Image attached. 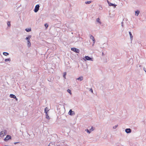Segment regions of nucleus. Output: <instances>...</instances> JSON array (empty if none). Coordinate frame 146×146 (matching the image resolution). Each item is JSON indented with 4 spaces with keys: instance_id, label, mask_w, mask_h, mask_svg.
I'll return each mask as SVG.
<instances>
[{
    "instance_id": "nucleus-1",
    "label": "nucleus",
    "mask_w": 146,
    "mask_h": 146,
    "mask_svg": "<svg viewBox=\"0 0 146 146\" xmlns=\"http://www.w3.org/2000/svg\"><path fill=\"white\" fill-rule=\"evenodd\" d=\"M7 134V131L6 130H3L0 133V137H3Z\"/></svg>"
},
{
    "instance_id": "nucleus-2",
    "label": "nucleus",
    "mask_w": 146,
    "mask_h": 146,
    "mask_svg": "<svg viewBox=\"0 0 146 146\" xmlns=\"http://www.w3.org/2000/svg\"><path fill=\"white\" fill-rule=\"evenodd\" d=\"M39 7L40 6L38 4L36 5L34 10V12L35 13L37 12L39 9Z\"/></svg>"
},
{
    "instance_id": "nucleus-3",
    "label": "nucleus",
    "mask_w": 146,
    "mask_h": 146,
    "mask_svg": "<svg viewBox=\"0 0 146 146\" xmlns=\"http://www.w3.org/2000/svg\"><path fill=\"white\" fill-rule=\"evenodd\" d=\"M71 49L72 51L76 53H78L80 51V50L79 49L75 48H71Z\"/></svg>"
},
{
    "instance_id": "nucleus-4",
    "label": "nucleus",
    "mask_w": 146,
    "mask_h": 146,
    "mask_svg": "<svg viewBox=\"0 0 146 146\" xmlns=\"http://www.w3.org/2000/svg\"><path fill=\"white\" fill-rule=\"evenodd\" d=\"M84 58L86 59L87 60H91V61H93V58H90V57L88 56H85Z\"/></svg>"
},
{
    "instance_id": "nucleus-5",
    "label": "nucleus",
    "mask_w": 146,
    "mask_h": 146,
    "mask_svg": "<svg viewBox=\"0 0 146 146\" xmlns=\"http://www.w3.org/2000/svg\"><path fill=\"white\" fill-rule=\"evenodd\" d=\"M89 139L90 140H92V141L95 142L97 141L98 139H97L96 137H89Z\"/></svg>"
},
{
    "instance_id": "nucleus-6",
    "label": "nucleus",
    "mask_w": 146,
    "mask_h": 146,
    "mask_svg": "<svg viewBox=\"0 0 146 146\" xmlns=\"http://www.w3.org/2000/svg\"><path fill=\"white\" fill-rule=\"evenodd\" d=\"M107 2L109 6H112L114 7V8H115L117 6L116 5L108 1H107Z\"/></svg>"
},
{
    "instance_id": "nucleus-7",
    "label": "nucleus",
    "mask_w": 146,
    "mask_h": 146,
    "mask_svg": "<svg viewBox=\"0 0 146 146\" xmlns=\"http://www.w3.org/2000/svg\"><path fill=\"white\" fill-rule=\"evenodd\" d=\"M125 131L127 133H130L131 132V130L130 128H127L125 129Z\"/></svg>"
},
{
    "instance_id": "nucleus-8",
    "label": "nucleus",
    "mask_w": 146,
    "mask_h": 146,
    "mask_svg": "<svg viewBox=\"0 0 146 146\" xmlns=\"http://www.w3.org/2000/svg\"><path fill=\"white\" fill-rule=\"evenodd\" d=\"M69 113L70 115H74L75 112L74 111H72V110H70L69 111Z\"/></svg>"
},
{
    "instance_id": "nucleus-9",
    "label": "nucleus",
    "mask_w": 146,
    "mask_h": 146,
    "mask_svg": "<svg viewBox=\"0 0 146 146\" xmlns=\"http://www.w3.org/2000/svg\"><path fill=\"white\" fill-rule=\"evenodd\" d=\"M83 77L82 76H81L79 77L78 78L76 79V80H80V81H81L83 80Z\"/></svg>"
},
{
    "instance_id": "nucleus-10",
    "label": "nucleus",
    "mask_w": 146,
    "mask_h": 146,
    "mask_svg": "<svg viewBox=\"0 0 146 146\" xmlns=\"http://www.w3.org/2000/svg\"><path fill=\"white\" fill-rule=\"evenodd\" d=\"M92 128L90 130H88V129H85V131H87V133H90V132L93 130V129H92Z\"/></svg>"
},
{
    "instance_id": "nucleus-11",
    "label": "nucleus",
    "mask_w": 146,
    "mask_h": 146,
    "mask_svg": "<svg viewBox=\"0 0 146 146\" xmlns=\"http://www.w3.org/2000/svg\"><path fill=\"white\" fill-rule=\"evenodd\" d=\"M96 22L101 25L102 23L100 19L99 18H97L96 20Z\"/></svg>"
},
{
    "instance_id": "nucleus-12",
    "label": "nucleus",
    "mask_w": 146,
    "mask_h": 146,
    "mask_svg": "<svg viewBox=\"0 0 146 146\" xmlns=\"http://www.w3.org/2000/svg\"><path fill=\"white\" fill-rule=\"evenodd\" d=\"M10 97L11 98H16V96L13 94H11L10 95Z\"/></svg>"
},
{
    "instance_id": "nucleus-13",
    "label": "nucleus",
    "mask_w": 146,
    "mask_h": 146,
    "mask_svg": "<svg viewBox=\"0 0 146 146\" xmlns=\"http://www.w3.org/2000/svg\"><path fill=\"white\" fill-rule=\"evenodd\" d=\"M31 35H29L28 37H27L25 39L27 40H30L31 38Z\"/></svg>"
},
{
    "instance_id": "nucleus-14",
    "label": "nucleus",
    "mask_w": 146,
    "mask_h": 146,
    "mask_svg": "<svg viewBox=\"0 0 146 146\" xmlns=\"http://www.w3.org/2000/svg\"><path fill=\"white\" fill-rule=\"evenodd\" d=\"M11 139V137H5V138L4 139V140L5 141H7L8 140Z\"/></svg>"
},
{
    "instance_id": "nucleus-15",
    "label": "nucleus",
    "mask_w": 146,
    "mask_h": 146,
    "mask_svg": "<svg viewBox=\"0 0 146 146\" xmlns=\"http://www.w3.org/2000/svg\"><path fill=\"white\" fill-rule=\"evenodd\" d=\"M129 34L130 36V39L132 40L133 39V36L132 35L131 33V32H129Z\"/></svg>"
},
{
    "instance_id": "nucleus-16",
    "label": "nucleus",
    "mask_w": 146,
    "mask_h": 146,
    "mask_svg": "<svg viewBox=\"0 0 146 146\" xmlns=\"http://www.w3.org/2000/svg\"><path fill=\"white\" fill-rule=\"evenodd\" d=\"M31 46V43L30 42V40H27V46L29 47Z\"/></svg>"
},
{
    "instance_id": "nucleus-17",
    "label": "nucleus",
    "mask_w": 146,
    "mask_h": 146,
    "mask_svg": "<svg viewBox=\"0 0 146 146\" xmlns=\"http://www.w3.org/2000/svg\"><path fill=\"white\" fill-rule=\"evenodd\" d=\"M25 30L27 32H29L31 31V28H27L25 29Z\"/></svg>"
},
{
    "instance_id": "nucleus-18",
    "label": "nucleus",
    "mask_w": 146,
    "mask_h": 146,
    "mask_svg": "<svg viewBox=\"0 0 146 146\" xmlns=\"http://www.w3.org/2000/svg\"><path fill=\"white\" fill-rule=\"evenodd\" d=\"M139 11H137L135 12V15L138 16L139 13Z\"/></svg>"
},
{
    "instance_id": "nucleus-19",
    "label": "nucleus",
    "mask_w": 146,
    "mask_h": 146,
    "mask_svg": "<svg viewBox=\"0 0 146 146\" xmlns=\"http://www.w3.org/2000/svg\"><path fill=\"white\" fill-rule=\"evenodd\" d=\"M45 115H46V118L47 119L49 120L50 119V118L49 116L48 115L47 113H45Z\"/></svg>"
},
{
    "instance_id": "nucleus-20",
    "label": "nucleus",
    "mask_w": 146,
    "mask_h": 146,
    "mask_svg": "<svg viewBox=\"0 0 146 146\" xmlns=\"http://www.w3.org/2000/svg\"><path fill=\"white\" fill-rule=\"evenodd\" d=\"M48 108L47 107H46L44 109V112L45 113H47V111H48Z\"/></svg>"
},
{
    "instance_id": "nucleus-21",
    "label": "nucleus",
    "mask_w": 146,
    "mask_h": 146,
    "mask_svg": "<svg viewBox=\"0 0 146 146\" xmlns=\"http://www.w3.org/2000/svg\"><path fill=\"white\" fill-rule=\"evenodd\" d=\"M3 54L5 56H7L9 54L7 52H4L3 53Z\"/></svg>"
},
{
    "instance_id": "nucleus-22",
    "label": "nucleus",
    "mask_w": 146,
    "mask_h": 146,
    "mask_svg": "<svg viewBox=\"0 0 146 146\" xmlns=\"http://www.w3.org/2000/svg\"><path fill=\"white\" fill-rule=\"evenodd\" d=\"M11 61L10 58H9L7 59H5V61L7 62V61Z\"/></svg>"
},
{
    "instance_id": "nucleus-23",
    "label": "nucleus",
    "mask_w": 146,
    "mask_h": 146,
    "mask_svg": "<svg viewBox=\"0 0 146 146\" xmlns=\"http://www.w3.org/2000/svg\"><path fill=\"white\" fill-rule=\"evenodd\" d=\"M91 2L90 1H88L85 2V3L86 4H89Z\"/></svg>"
},
{
    "instance_id": "nucleus-24",
    "label": "nucleus",
    "mask_w": 146,
    "mask_h": 146,
    "mask_svg": "<svg viewBox=\"0 0 146 146\" xmlns=\"http://www.w3.org/2000/svg\"><path fill=\"white\" fill-rule=\"evenodd\" d=\"M90 38L91 39H92V40H94V39H95L94 36L92 35H91Z\"/></svg>"
},
{
    "instance_id": "nucleus-25",
    "label": "nucleus",
    "mask_w": 146,
    "mask_h": 146,
    "mask_svg": "<svg viewBox=\"0 0 146 146\" xmlns=\"http://www.w3.org/2000/svg\"><path fill=\"white\" fill-rule=\"evenodd\" d=\"M7 25L9 27H10L11 26L10 22L9 21H8L7 23Z\"/></svg>"
},
{
    "instance_id": "nucleus-26",
    "label": "nucleus",
    "mask_w": 146,
    "mask_h": 146,
    "mask_svg": "<svg viewBox=\"0 0 146 146\" xmlns=\"http://www.w3.org/2000/svg\"><path fill=\"white\" fill-rule=\"evenodd\" d=\"M67 91L68 93H70V94H71V91L70 89H68L67 90Z\"/></svg>"
},
{
    "instance_id": "nucleus-27",
    "label": "nucleus",
    "mask_w": 146,
    "mask_h": 146,
    "mask_svg": "<svg viewBox=\"0 0 146 146\" xmlns=\"http://www.w3.org/2000/svg\"><path fill=\"white\" fill-rule=\"evenodd\" d=\"M66 72H64L63 73V77L65 79L66 78L65 76L66 75Z\"/></svg>"
},
{
    "instance_id": "nucleus-28",
    "label": "nucleus",
    "mask_w": 146,
    "mask_h": 146,
    "mask_svg": "<svg viewBox=\"0 0 146 146\" xmlns=\"http://www.w3.org/2000/svg\"><path fill=\"white\" fill-rule=\"evenodd\" d=\"M118 125H116L115 126L113 127V129H116Z\"/></svg>"
},
{
    "instance_id": "nucleus-29",
    "label": "nucleus",
    "mask_w": 146,
    "mask_h": 146,
    "mask_svg": "<svg viewBox=\"0 0 146 146\" xmlns=\"http://www.w3.org/2000/svg\"><path fill=\"white\" fill-rule=\"evenodd\" d=\"M90 91L91 92H92V93H93V90L92 89H91L90 90Z\"/></svg>"
},
{
    "instance_id": "nucleus-30",
    "label": "nucleus",
    "mask_w": 146,
    "mask_h": 146,
    "mask_svg": "<svg viewBox=\"0 0 146 146\" xmlns=\"http://www.w3.org/2000/svg\"><path fill=\"white\" fill-rule=\"evenodd\" d=\"M121 26L123 27V22H121Z\"/></svg>"
},
{
    "instance_id": "nucleus-31",
    "label": "nucleus",
    "mask_w": 146,
    "mask_h": 146,
    "mask_svg": "<svg viewBox=\"0 0 146 146\" xmlns=\"http://www.w3.org/2000/svg\"><path fill=\"white\" fill-rule=\"evenodd\" d=\"M6 137H11V136L9 135H7Z\"/></svg>"
},
{
    "instance_id": "nucleus-32",
    "label": "nucleus",
    "mask_w": 146,
    "mask_h": 146,
    "mask_svg": "<svg viewBox=\"0 0 146 146\" xmlns=\"http://www.w3.org/2000/svg\"><path fill=\"white\" fill-rule=\"evenodd\" d=\"M143 70L145 72H146V69L145 68V67L143 68Z\"/></svg>"
},
{
    "instance_id": "nucleus-33",
    "label": "nucleus",
    "mask_w": 146,
    "mask_h": 146,
    "mask_svg": "<svg viewBox=\"0 0 146 146\" xmlns=\"http://www.w3.org/2000/svg\"><path fill=\"white\" fill-rule=\"evenodd\" d=\"M92 40L93 41V44H94L95 43V40L94 39V40Z\"/></svg>"
},
{
    "instance_id": "nucleus-34",
    "label": "nucleus",
    "mask_w": 146,
    "mask_h": 146,
    "mask_svg": "<svg viewBox=\"0 0 146 146\" xmlns=\"http://www.w3.org/2000/svg\"><path fill=\"white\" fill-rule=\"evenodd\" d=\"M19 143V142H16L14 143V144H15V145L18 143Z\"/></svg>"
},
{
    "instance_id": "nucleus-35",
    "label": "nucleus",
    "mask_w": 146,
    "mask_h": 146,
    "mask_svg": "<svg viewBox=\"0 0 146 146\" xmlns=\"http://www.w3.org/2000/svg\"><path fill=\"white\" fill-rule=\"evenodd\" d=\"M45 27H48V25H46V24L45 25Z\"/></svg>"
},
{
    "instance_id": "nucleus-36",
    "label": "nucleus",
    "mask_w": 146,
    "mask_h": 146,
    "mask_svg": "<svg viewBox=\"0 0 146 146\" xmlns=\"http://www.w3.org/2000/svg\"><path fill=\"white\" fill-rule=\"evenodd\" d=\"M15 99H16V100L17 101V100L18 99H17V98H15Z\"/></svg>"
},
{
    "instance_id": "nucleus-37",
    "label": "nucleus",
    "mask_w": 146,
    "mask_h": 146,
    "mask_svg": "<svg viewBox=\"0 0 146 146\" xmlns=\"http://www.w3.org/2000/svg\"><path fill=\"white\" fill-rule=\"evenodd\" d=\"M141 65H139V67H141Z\"/></svg>"
},
{
    "instance_id": "nucleus-38",
    "label": "nucleus",
    "mask_w": 146,
    "mask_h": 146,
    "mask_svg": "<svg viewBox=\"0 0 146 146\" xmlns=\"http://www.w3.org/2000/svg\"><path fill=\"white\" fill-rule=\"evenodd\" d=\"M102 54L103 55V54H104V53H103V52H102Z\"/></svg>"
},
{
    "instance_id": "nucleus-39",
    "label": "nucleus",
    "mask_w": 146,
    "mask_h": 146,
    "mask_svg": "<svg viewBox=\"0 0 146 146\" xmlns=\"http://www.w3.org/2000/svg\"><path fill=\"white\" fill-rule=\"evenodd\" d=\"M102 8H101V10H102Z\"/></svg>"
},
{
    "instance_id": "nucleus-40",
    "label": "nucleus",
    "mask_w": 146,
    "mask_h": 146,
    "mask_svg": "<svg viewBox=\"0 0 146 146\" xmlns=\"http://www.w3.org/2000/svg\"><path fill=\"white\" fill-rule=\"evenodd\" d=\"M102 8H101V10H102Z\"/></svg>"
},
{
    "instance_id": "nucleus-41",
    "label": "nucleus",
    "mask_w": 146,
    "mask_h": 146,
    "mask_svg": "<svg viewBox=\"0 0 146 146\" xmlns=\"http://www.w3.org/2000/svg\"><path fill=\"white\" fill-rule=\"evenodd\" d=\"M102 8H101V10H102Z\"/></svg>"
}]
</instances>
